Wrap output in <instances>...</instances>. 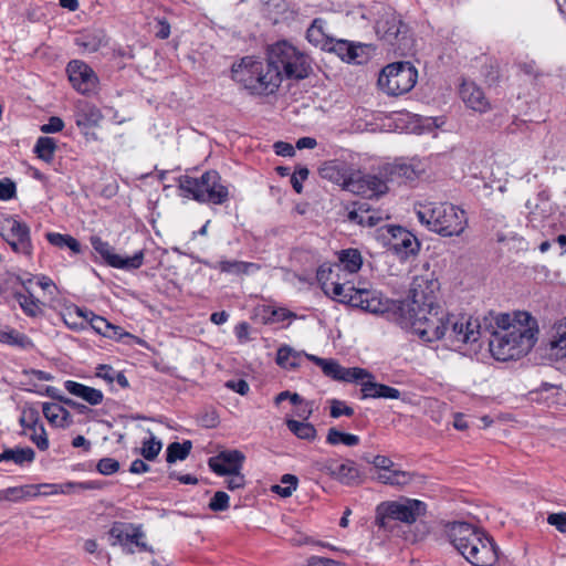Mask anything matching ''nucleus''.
I'll return each mask as SVG.
<instances>
[{"label": "nucleus", "instance_id": "79ce46f5", "mask_svg": "<svg viewBox=\"0 0 566 566\" xmlns=\"http://www.w3.org/2000/svg\"><path fill=\"white\" fill-rule=\"evenodd\" d=\"M56 143L51 137H39L34 145V153L45 163H51L54 158Z\"/></svg>", "mask_w": 566, "mask_h": 566}, {"label": "nucleus", "instance_id": "c03bdc74", "mask_svg": "<svg viewBox=\"0 0 566 566\" xmlns=\"http://www.w3.org/2000/svg\"><path fill=\"white\" fill-rule=\"evenodd\" d=\"M7 457L8 461H12L22 467L25 463H32L34 461L35 452L30 447L7 449Z\"/></svg>", "mask_w": 566, "mask_h": 566}, {"label": "nucleus", "instance_id": "7c9ffc66", "mask_svg": "<svg viewBox=\"0 0 566 566\" xmlns=\"http://www.w3.org/2000/svg\"><path fill=\"white\" fill-rule=\"evenodd\" d=\"M394 231H397L400 235V241L390 242L391 248L405 255L416 254L419 250V242L417 238L400 226H395Z\"/></svg>", "mask_w": 566, "mask_h": 566}, {"label": "nucleus", "instance_id": "4d7b16f0", "mask_svg": "<svg viewBox=\"0 0 566 566\" xmlns=\"http://www.w3.org/2000/svg\"><path fill=\"white\" fill-rule=\"evenodd\" d=\"M308 177V169L306 167H300L295 174L292 175L291 177V184H292V187L293 189L297 192V193H301L302 190H303V185L302 182Z\"/></svg>", "mask_w": 566, "mask_h": 566}, {"label": "nucleus", "instance_id": "a878e982", "mask_svg": "<svg viewBox=\"0 0 566 566\" xmlns=\"http://www.w3.org/2000/svg\"><path fill=\"white\" fill-rule=\"evenodd\" d=\"M306 40L324 51L328 48V44L332 43V36L326 30V21L324 19L316 18L312 21L306 30Z\"/></svg>", "mask_w": 566, "mask_h": 566}, {"label": "nucleus", "instance_id": "c85d7f7f", "mask_svg": "<svg viewBox=\"0 0 566 566\" xmlns=\"http://www.w3.org/2000/svg\"><path fill=\"white\" fill-rule=\"evenodd\" d=\"M363 50V45L354 44L346 40H335L332 38V43L328 44V48L325 51L336 53L343 61L347 62H358L357 59L359 56L358 51Z\"/></svg>", "mask_w": 566, "mask_h": 566}, {"label": "nucleus", "instance_id": "39448f33", "mask_svg": "<svg viewBox=\"0 0 566 566\" xmlns=\"http://www.w3.org/2000/svg\"><path fill=\"white\" fill-rule=\"evenodd\" d=\"M232 78L254 95L274 94L280 85V73L266 61L244 56L239 64L232 65Z\"/></svg>", "mask_w": 566, "mask_h": 566}, {"label": "nucleus", "instance_id": "4468645a", "mask_svg": "<svg viewBox=\"0 0 566 566\" xmlns=\"http://www.w3.org/2000/svg\"><path fill=\"white\" fill-rule=\"evenodd\" d=\"M305 358L317 365L326 377L336 381L356 382L370 376L367 369L360 367L346 368L333 358H321L312 354H305Z\"/></svg>", "mask_w": 566, "mask_h": 566}, {"label": "nucleus", "instance_id": "72a5a7b5", "mask_svg": "<svg viewBox=\"0 0 566 566\" xmlns=\"http://www.w3.org/2000/svg\"><path fill=\"white\" fill-rule=\"evenodd\" d=\"M220 271L230 275L240 276L242 274H252L259 271L260 265L252 262L238 260H227L219 262Z\"/></svg>", "mask_w": 566, "mask_h": 566}, {"label": "nucleus", "instance_id": "a18cd8bd", "mask_svg": "<svg viewBox=\"0 0 566 566\" xmlns=\"http://www.w3.org/2000/svg\"><path fill=\"white\" fill-rule=\"evenodd\" d=\"M297 478L293 474H284L281 478V484L272 486V491L282 497H289L297 488Z\"/></svg>", "mask_w": 566, "mask_h": 566}, {"label": "nucleus", "instance_id": "5fc2aeb1", "mask_svg": "<svg viewBox=\"0 0 566 566\" xmlns=\"http://www.w3.org/2000/svg\"><path fill=\"white\" fill-rule=\"evenodd\" d=\"M354 415V409L346 405L345 401L333 399L331 401V417L339 418L342 416L352 417Z\"/></svg>", "mask_w": 566, "mask_h": 566}, {"label": "nucleus", "instance_id": "864d4df0", "mask_svg": "<svg viewBox=\"0 0 566 566\" xmlns=\"http://www.w3.org/2000/svg\"><path fill=\"white\" fill-rule=\"evenodd\" d=\"M96 470L103 475H112L119 470V462L113 458H103L97 462Z\"/></svg>", "mask_w": 566, "mask_h": 566}, {"label": "nucleus", "instance_id": "2eb2a0df", "mask_svg": "<svg viewBox=\"0 0 566 566\" xmlns=\"http://www.w3.org/2000/svg\"><path fill=\"white\" fill-rule=\"evenodd\" d=\"M447 535L453 547L464 556L474 544H479L485 532L467 522H454L448 525Z\"/></svg>", "mask_w": 566, "mask_h": 566}, {"label": "nucleus", "instance_id": "69168bd1", "mask_svg": "<svg viewBox=\"0 0 566 566\" xmlns=\"http://www.w3.org/2000/svg\"><path fill=\"white\" fill-rule=\"evenodd\" d=\"M69 235L70 234H62L59 232H48L46 239L52 245L63 249L65 248Z\"/></svg>", "mask_w": 566, "mask_h": 566}, {"label": "nucleus", "instance_id": "9b49d317", "mask_svg": "<svg viewBox=\"0 0 566 566\" xmlns=\"http://www.w3.org/2000/svg\"><path fill=\"white\" fill-rule=\"evenodd\" d=\"M375 29L377 35L390 45L396 53L403 55L411 50L412 39L409 34V28L396 12L386 11L377 20Z\"/></svg>", "mask_w": 566, "mask_h": 566}, {"label": "nucleus", "instance_id": "f3484780", "mask_svg": "<svg viewBox=\"0 0 566 566\" xmlns=\"http://www.w3.org/2000/svg\"><path fill=\"white\" fill-rule=\"evenodd\" d=\"M209 181L210 171L202 172L200 177L180 176L178 179L179 195L198 202H209L212 199V186H210Z\"/></svg>", "mask_w": 566, "mask_h": 566}, {"label": "nucleus", "instance_id": "423d86ee", "mask_svg": "<svg viewBox=\"0 0 566 566\" xmlns=\"http://www.w3.org/2000/svg\"><path fill=\"white\" fill-rule=\"evenodd\" d=\"M266 56L274 70L280 73L281 82L284 78L304 80L313 72L311 56L287 40L270 45Z\"/></svg>", "mask_w": 566, "mask_h": 566}, {"label": "nucleus", "instance_id": "b1692460", "mask_svg": "<svg viewBox=\"0 0 566 566\" xmlns=\"http://www.w3.org/2000/svg\"><path fill=\"white\" fill-rule=\"evenodd\" d=\"M75 124L78 128L85 129L97 126L103 114L98 107L87 102H80L74 114Z\"/></svg>", "mask_w": 566, "mask_h": 566}, {"label": "nucleus", "instance_id": "4be33fe9", "mask_svg": "<svg viewBox=\"0 0 566 566\" xmlns=\"http://www.w3.org/2000/svg\"><path fill=\"white\" fill-rule=\"evenodd\" d=\"M354 184V186H357L359 189L350 190V192L369 198L379 197L388 190L387 182L376 175L358 176L356 174Z\"/></svg>", "mask_w": 566, "mask_h": 566}, {"label": "nucleus", "instance_id": "3c124183", "mask_svg": "<svg viewBox=\"0 0 566 566\" xmlns=\"http://www.w3.org/2000/svg\"><path fill=\"white\" fill-rule=\"evenodd\" d=\"M99 485L95 481H85V482H66L60 483V494H71L73 492H80L84 490H95L98 489Z\"/></svg>", "mask_w": 566, "mask_h": 566}, {"label": "nucleus", "instance_id": "bf43d9fd", "mask_svg": "<svg viewBox=\"0 0 566 566\" xmlns=\"http://www.w3.org/2000/svg\"><path fill=\"white\" fill-rule=\"evenodd\" d=\"M116 371L117 370L114 369L111 365L102 364L96 367V376L98 378H102L103 380H105L108 384L114 382V376H115Z\"/></svg>", "mask_w": 566, "mask_h": 566}, {"label": "nucleus", "instance_id": "603ef678", "mask_svg": "<svg viewBox=\"0 0 566 566\" xmlns=\"http://www.w3.org/2000/svg\"><path fill=\"white\" fill-rule=\"evenodd\" d=\"M42 412L51 424L57 426L61 417V405L55 402H43Z\"/></svg>", "mask_w": 566, "mask_h": 566}, {"label": "nucleus", "instance_id": "393cba45", "mask_svg": "<svg viewBox=\"0 0 566 566\" xmlns=\"http://www.w3.org/2000/svg\"><path fill=\"white\" fill-rule=\"evenodd\" d=\"M64 388L73 396L78 397L92 406L102 403L104 395L99 389L88 387L74 380H66Z\"/></svg>", "mask_w": 566, "mask_h": 566}, {"label": "nucleus", "instance_id": "5701e85b", "mask_svg": "<svg viewBox=\"0 0 566 566\" xmlns=\"http://www.w3.org/2000/svg\"><path fill=\"white\" fill-rule=\"evenodd\" d=\"M460 96L471 109L485 113L490 109V103L483 91L473 82H463L460 88Z\"/></svg>", "mask_w": 566, "mask_h": 566}, {"label": "nucleus", "instance_id": "338daca9", "mask_svg": "<svg viewBox=\"0 0 566 566\" xmlns=\"http://www.w3.org/2000/svg\"><path fill=\"white\" fill-rule=\"evenodd\" d=\"M370 462L375 468L379 469V472L391 469L394 467L392 460L385 455H376Z\"/></svg>", "mask_w": 566, "mask_h": 566}, {"label": "nucleus", "instance_id": "2f4dec72", "mask_svg": "<svg viewBox=\"0 0 566 566\" xmlns=\"http://www.w3.org/2000/svg\"><path fill=\"white\" fill-rule=\"evenodd\" d=\"M376 480L382 484L402 488L413 480V474L408 471L388 469L378 472Z\"/></svg>", "mask_w": 566, "mask_h": 566}, {"label": "nucleus", "instance_id": "774afa93", "mask_svg": "<svg viewBox=\"0 0 566 566\" xmlns=\"http://www.w3.org/2000/svg\"><path fill=\"white\" fill-rule=\"evenodd\" d=\"M307 566H343L340 563L325 557L312 556L307 560Z\"/></svg>", "mask_w": 566, "mask_h": 566}, {"label": "nucleus", "instance_id": "ea45409f", "mask_svg": "<svg viewBox=\"0 0 566 566\" xmlns=\"http://www.w3.org/2000/svg\"><path fill=\"white\" fill-rule=\"evenodd\" d=\"M14 297L25 315L36 317L42 314L41 302L31 292L28 294L17 292Z\"/></svg>", "mask_w": 566, "mask_h": 566}, {"label": "nucleus", "instance_id": "c9c22d12", "mask_svg": "<svg viewBox=\"0 0 566 566\" xmlns=\"http://www.w3.org/2000/svg\"><path fill=\"white\" fill-rule=\"evenodd\" d=\"M302 357H305V354L295 352L289 346H283L277 350L276 363L283 368L294 369L301 365Z\"/></svg>", "mask_w": 566, "mask_h": 566}, {"label": "nucleus", "instance_id": "f03ea898", "mask_svg": "<svg viewBox=\"0 0 566 566\" xmlns=\"http://www.w3.org/2000/svg\"><path fill=\"white\" fill-rule=\"evenodd\" d=\"M484 332L496 360L507 361L526 355L536 343V321L527 312L490 314L484 317Z\"/></svg>", "mask_w": 566, "mask_h": 566}, {"label": "nucleus", "instance_id": "6e6d98bb", "mask_svg": "<svg viewBox=\"0 0 566 566\" xmlns=\"http://www.w3.org/2000/svg\"><path fill=\"white\" fill-rule=\"evenodd\" d=\"M17 187L15 184L9 179H0V200L8 201L15 197Z\"/></svg>", "mask_w": 566, "mask_h": 566}, {"label": "nucleus", "instance_id": "f704fd0d", "mask_svg": "<svg viewBox=\"0 0 566 566\" xmlns=\"http://www.w3.org/2000/svg\"><path fill=\"white\" fill-rule=\"evenodd\" d=\"M21 424L31 430L30 439L41 451H45L49 448V439L43 423L34 419L31 423L27 424L24 418H22Z\"/></svg>", "mask_w": 566, "mask_h": 566}, {"label": "nucleus", "instance_id": "9d476101", "mask_svg": "<svg viewBox=\"0 0 566 566\" xmlns=\"http://www.w3.org/2000/svg\"><path fill=\"white\" fill-rule=\"evenodd\" d=\"M427 511V504L420 500L402 497L399 501L382 502L377 506V523L380 527H386L388 521H399L406 524L415 523L423 516Z\"/></svg>", "mask_w": 566, "mask_h": 566}, {"label": "nucleus", "instance_id": "a19ab883", "mask_svg": "<svg viewBox=\"0 0 566 566\" xmlns=\"http://www.w3.org/2000/svg\"><path fill=\"white\" fill-rule=\"evenodd\" d=\"M286 427L298 439H304V440L311 441V440H314L316 437V429L310 422L297 421L294 419H287Z\"/></svg>", "mask_w": 566, "mask_h": 566}, {"label": "nucleus", "instance_id": "13d9d810", "mask_svg": "<svg viewBox=\"0 0 566 566\" xmlns=\"http://www.w3.org/2000/svg\"><path fill=\"white\" fill-rule=\"evenodd\" d=\"M64 122L57 116H52L49 122L41 126V132L45 134L59 133L63 129Z\"/></svg>", "mask_w": 566, "mask_h": 566}, {"label": "nucleus", "instance_id": "1a4fd4ad", "mask_svg": "<svg viewBox=\"0 0 566 566\" xmlns=\"http://www.w3.org/2000/svg\"><path fill=\"white\" fill-rule=\"evenodd\" d=\"M418 80V71L409 61L388 64L378 77V86L386 94L399 96L411 91Z\"/></svg>", "mask_w": 566, "mask_h": 566}, {"label": "nucleus", "instance_id": "e433bc0d", "mask_svg": "<svg viewBox=\"0 0 566 566\" xmlns=\"http://www.w3.org/2000/svg\"><path fill=\"white\" fill-rule=\"evenodd\" d=\"M0 343L17 346L22 349H29L33 347V343L29 336L13 328L8 331L0 329Z\"/></svg>", "mask_w": 566, "mask_h": 566}, {"label": "nucleus", "instance_id": "412c9836", "mask_svg": "<svg viewBox=\"0 0 566 566\" xmlns=\"http://www.w3.org/2000/svg\"><path fill=\"white\" fill-rule=\"evenodd\" d=\"M427 164L419 158H411L407 160H399L386 168L390 176V180L413 181L426 172Z\"/></svg>", "mask_w": 566, "mask_h": 566}, {"label": "nucleus", "instance_id": "0eeeda50", "mask_svg": "<svg viewBox=\"0 0 566 566\" xmlns=\"http://www.w3.org/2000/svg\"><path fill=\"white\" fill-rule=\"evenodd\" d=\"M484 335V321L465 314L449 313L444 340L450 347L455 350H465L467 347L475 349Z\"/></svg>", "mask_w": 566, "mask_h": 566}, {"label": "nucleus", "instance_id": "cd10ccee", "mask_svg": "<svg viewBox=\"0 0 566 566\" xmlns=\"http://www.w3.org/2000/svg\"><path fill=\"white\" fill-rule=\"evenodd\" d=\"M1 491V502H23L40 495L39 488L34 484L10 486Z\"/></svg>", "mask_w": 566, "mask_h": 566}, {"label": "nucleus", "instance_id": "ddd939ff", "mask_svg": "<svg viewBox=\"0 0 566 566\" xmlns=\"http://www.w3.org/2000/svg\"><path fill=\"white\" fill-rule=\"evenodd\" d=\"M91 244L94 251L111 268L133 271L139 269L144 263L145 253L143 250L135 252L132 256H122L115 252L114 247L97 235L91 237Z\"/></svg>", "mask_w": 566, "mask_h": 566}, {"label": "nucleus", "instance_id": "bb28decb", "mask_svg": "<svg viewBox=\"0 0 566 566\" xmlns=\"http://www.w3.org/2000/svg\"><path fill=\"white\" fill-rule=\"evenodd\" d=\"M337 264L335 268L349 274L357 273L363 265V256L359 250L349 248L337 252Z\"/></svg>", "mask_w": 566, "mask_h": 566}, {"label": "nucleus", "instance_id": "0e129e2a", "mask_svg": "<svg viewBox=\"0 0 566 566\" xmlns=\"http://www.w3.org/2000/svg\"><path fill=\"white\" fill-rule=\"evenodd\" d=\"M229 495L223 491L214 492V512L224 511L229 507Z\"/></svg>", "mask_w": 566, "mask_h": 566}, {"label": "nucleus", "instance_id": "dca6fc26", "mask_svg": "<svg viewBox=\"0 0 566 566\" xmlns=\"http://www.w3.org/2000/svg\"><path fill=\"white\" fill-rule=\"evenodd\" d=\"M355 175L353 165L343 159L327 160L319 167V176L323 179L329 180L347 191L359 189L354 186Z\"/></svg>", "mask_w": 566, "mask_h": 566}, {"label": "nucleus", "instance_id": "4c0bfd02", "mask_svg": "<svg viewBox=\"0 0 566 566\" xmlns=\"http://www.w3.org/2000/svg\"><path fill=\"white\" fill-rule=\"evenodd\" d=\"M192 443L190 440L184 442H171L166 449V461L170 464L184 461L190 454Z\"/></svg>", "mask_w": 566, "mask_h": 566}, {"label": "nucleus", "instance_id": "7ed1b4c3", "mask_svg": "<svg viewBox=\"0 0 566 566\" xmlns=\"http://www.w3.org/2000/svg\"><path fill=\"white\" fill-rule=\"evenodd\" d=\"M334 270L325 265L317 270V280L323 291L334 300L363 310L364 312L384 315L389 322L396 324V317L400 316L405 308L406 300L396 301L385 297L380 292L370 289H356L350 282L333 280ZM338 277V274H336Z\"/></svg>", "mask_w": 566, "mask_h": 566}, {"label": "nucleus", "instance_id": "de8ad7c7", "mask_svg": "<svg viewBox=\"0 0 566 566\" xmlns=\"http://www.w3.org/2000/svg\"><path fill=\"white\" fill-rule=\"evenodd\" d=\"M348 219L353 222H356L360 226L374 227L380 221V217H376L370 213L368 209L361 210V207L358 210H353L348 213Z\"/></svg>", "mask_w": 566, "mask_h": 566}, {"label": "nucleus", "instance_id": "6ab92c4d", "mask_svg": "<svg viewBox=\"0 0 566 566\" xmlns=\"http://www.w3.org/2000/svg\"><path fill=\"white\" fill-rule=\"evenodd\" d=\"M66 72L72 86L81 94H90L97 86V76L84 62L73 60L67 64Z\"/></svg>", "mask_w": 566, "mask_h": 566}, {"label": "nucleus", "instance_id": "473e14b6", "mask_svg": "<svg viewBox=\"0 0 566 566\" xmlns=\"http://www.w3.org/2000/svg\"><path fill=\"white\" fill-rule=\"evenodd\" d=\"M285 397H290V401L296 407L295 409V416L307 420L312 412H313V402L304 400L298 394L294 392L291 394L290 391H282L280 392L276 398L275 402L280 403L281 401L285 400Z\"/></svg>", "mask_w": 566, "mask_h": 566}, {"label": "nucleus", "instance_id": "58836bf2", "mask_svg": "<svg viewBox=\"0 0 566 566\" xmlns=\"http://www.w3.org/2000/svg\"><path fill=\"white\" fill-rule=\"evenodd\" d=\"M551 348L558 357H566V318L554 326Z\"/></svg>", "mask_w": 566, "mask_h": 566}, {"label": "nucleus", "instance_id": "f8f14e48", "mask_svg": "<svg viewBox=\"0 0 566 566\" xmlns=\"http://www.w3.org/2000/svg\"><path fill=\"white\" fill-rule=\"evenodd\" d=\"M108 534L114 539L111 545H119L125 554H134L136 551L154 552L145 542L146 535L142 524L115 522Z\"/></svg>", "mask_w": 566, "mask_h": 566}, {"label": "nucleus", "instance_id": "e2e57ef3", "mask_svg": "<svg viewBox=\"0 0 566 566\" xmlns=\"http://www.w3.org/2000/svg\"><path fill=\"white\" fill-rule=\"evenodd\" d=\"M226 387L233 391L244 396L249 392V384L244 379L229 380L226 382Z\"/></svg>", "mask_w": 566, "mask_h": 566}, {"label": "nucleus", "instance_id": "49530a36", "mask_svg": "<svg viewBox=\"0 0 566 566\" xmlns=\"http://www.w3.org/2000/svg\"><path fill=\"white\" fill-rule=\"evenodd\" d=\"M77 314L80 316H83L86 319H88L91 327L97 334H99L104 337L106 336L108 328H109V322L106 318L98 316V315L94 314L93 312L84 313L81 308H77Z\"/></svg>", "mask_w": 566, "mask_h": 566}, {"label": "nucleus", "instance_id": "09e8293b", "mask_svg": "<svg viewBox=\"0 0 566 566\" xmlns=\"http://www.w3.org/2000/svg\"><path fill=\"white\" fill-rule=\"evenodd\" d=\"M357 382L361 386V399H378L380 398V386L381 384L375 381V377L370 374L369 377H365L363 380Z\"/></svg>", "mask_w": 566, "mask_h": 566}, {"label": "nucleus", "instance_id": "37998d69", "mask_svg": "<svg viewBox=\"0 0 566 566\" xmlns=\"http://www.w3.org/2000/svg\"><path fill=\"white\" fill-rule=\"evenodd\" d=\"M326 441L332 446L343 443L348 447H354L359 443V437L356 434L342 432L336 428H331L327 432Z\"/></svg>", "mask_w": 566, "mask_h": 566}, {"label": "nucleus", "instance_id": "052dcab7", "mask_svg": "<svg viewBox=\"0 0 566 566\" xmlns=\"http://www.w3.org/2000/svg\"><path fill=\"white\" fill-rule=\"evenodd\" d=\"M547 523L555 526L560 533H566V513L549 514Z\"/></svg>", "mask_w": 566, "mask_h": 566}, {"label": "nucleus", "instance_id": "20e7f679", "mask_svg": "<svg viewBox=\"0 0 566 566\" xmlns=\"http://www.w3.org/2000/svg\"><path fill=\"white\" fill-rule=\"evenodd\" d=\"M415 211L421 224L441 237H459L468 227L465 211L450 202H419Z\"/></svg>", "mask_w": 566, "mask_h": 566}, {"label": "nucleus", "instance_id": "a211bd4d", "mask_svg": "<svg viewBox=\"0 0 566 566\" xmlns=\"http://www.w3.org/2000/svg\"><path fill=\"white\" fill-rule=\"evenodd\" d=\"M2 237L14 252L31 254L30 229L25 223L13 218L6 220Z\"/></svg>", "mask_w": 566, "mask_h": 566}, {"label": "nucleus", "instance_id": "f257e3e1", "mask_svg": "<svg viewBox=\"0 0 566 566\" xmlns=\"http://www.w3.org/2000/svg\"><path fill=\"white\" fill-rule=\"evenodd\" d=\"M440 283L437 279L416 276L412 281L405 308L396 317V324L410 331L424 343L444 339L448 329L449 312L438 303Z\"/></svg>", "mask_w": 566, "mask_h": 566}, {"label": "nucleus", "instance_id": "aec40b11", "mask_svg": "<svg viewBox=\"0 0 566 566\" xmlns=\"http://www.w3.org/2000/svg\"><path fill=\"white\" fill-rule=\"evenodd\" d=\"M468 552L463 557L473 566H493L499 558L496 544L486 533Z\"/></svg>", "mask_w": 566, "mask_h": 566}, {"label": "nucleus", "instance_id": "8fccbe9b", "mask_svg": "<svg viewBox=\"0 0 566 566\" xmlns=\"http://www.w3.org/2000/svg\"><path fill=\"white\" fill-rule=\"evenodd\" d=\"M163 448L161 441L157 440L156 437L151 436L149 439L144 440L140 448V454L144 459L153 461L157 458Z\"/></svg>", "mask_w": 566, "mask_h": 566}, {"label": "nucleus", "instance_id": "c756f323", "mask_svg": "<svg viewBox=\"0 0 566 566\" xmlns=\"http://www.w3.org/2000/svg\"><path fill=\"white\" fill-rule=\"evenodd\" d=\"M331 473L344 484H354L359 479V470L354 461L346 460L343 463H332Z\"/></svg>", "mask_w": 566, "mask_h": 566}, {"label": "nucleus", "instance_id": "6e6552de", "mask_svg": "<svg viewBox=\"0 0 566 566\" xmlns=\"http://www.w3.org/2000/svg\"><path fill=\"white\" fill-rule=\"evenodd\" d=\"M245 455L238 449H227L214 446V475L224 476V486L230 490H239L245 485V476L242 473Z\"/></svg>", "mask_w": 566, "mask_h": 566}, {"label": "nucleus", "instance_id": "680f3d73", "mask_svg": "<svg viewBox=\"0 0 566 566\" xmlns=\"http://www.w3.org/2000/svg\"><path fill=\"white\" fill-rule=\"evenodd\" d=\"M273 148L275 154L279 156L292 157L295 155V148L290 143L276 142L273 145Z\"/></svg>", "mask_w": 566, "mask_h": 566}]
</instances>
